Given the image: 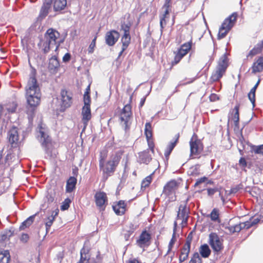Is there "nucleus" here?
<instances>
[{"label": "nucleus", "mask_w": 263, "mask_h": 263, "mask_svg": "<svg viewBox=\"0 0 263 263\" xmlns=\"http://www.w3.org/2000/svg\"><path fill=\"white\" fill-rule=\"evenodd\" d=\"M27 101L32 109L39 105L41 93L37 80L34 76H31L26 87Z\"/></svg>", "instance_id": "f257e3e1"}, {"label": "nucleus", "mask_w": 263, "mask_h": 263, "mask_svg": "<svg viewBox=\"0 0 263 263\" xmlns=\"http://www.w3.org/2000/svg\"><path fill=\"white\" fill-rule=\"evenodd\" d=\"M37 138L43 148L46 158H51L52 155L53 143L51 138L49 136L47 126L42 123L39 124L36 128Z\"/></svg>", "instance_id": "f03ea898"}, {"label": "nucleus", "mask_w": 263, "mask_h": 263, "mask_svg": "<svg viewBox=\"0 0 263 263\" xmlns=\"http://www.w3.org/2000/svg\"><path fill=\"white\" fill-rule=\"evenodd\" d=\"M60 35V34L58 31L52 28H49L44 34V39L40 40L38 46L44 54H47L54 48L56 51L60 45L59 43H57V40Z\"/></svg>", "instance_id": "7ed1b4c3"}, {"label": "nucleus", "mask_w": 263, "mask_h": 263, "mask_svg": "<svg viewBox=\"0 0 263 263\" xmlns=\"http://www.w3.org/2000/svg\"><path fill=\"white\" fill-rule=\"evenodd\" d=\"M119 162V158L117 156H114L105 163L103 157L102 155L100 156L99 167L100 170L103 172L102 178L104 181H106L109 176L114 174Z\"/></svg>", "instance_id": "20e7f679"}, {"label": "nucleus", "mask_w": 263, "mask_h": 263, "mask_svg": "<svg viewBox=\"0 0 263 263\" xmlns=\"http://www.w3.org/2000/svg\"><path fill=\"white\" fill-rule=\"evenodd\" d=\"M228 67V59L226 53L219 59L218 64L211 76V81L212 82L219 81L225 73Z\"/></svg>", "instance_id": "39448f33"}, {"label": "nucleus", "mask_w": 263, "mask_h": 263, "mask_svg": "<svg viewBox=\"0 0 263 263\" xmlns=\"http://www.w3.org/2000/svg\"><path fill=\"white\" fill-rule=\"evenodd\" d=\"M236 20V14L234 13L226 18L219 29L217 39L224 38L233 27Z\"/></svg>", "instance_id": "423d86ee"}, {"label": "nucleus", "mask_w": 263, "mask_h": 263, "mask_svg": "<svg viewBox=\"0 0 263 263\" xmlns=\"http://www.w3.org/2000/svg\"><path fill=\"white\" fill-rule=\"evenodd\" d=\"M132 107L129 104H126L122 109L120 116V120L121 124L124 126V130L126 131L129 128L128 122L132 117Z\"/></svg>", "instance_id": "0eeeda50"}, {"label": "nucleus", "mask_w": 263, "mask_h": 263, "mask_svg": "<svg viewBox=\"0 0 263 263\" xmlns=\"http://www.w3.org/2000/svg\"><path fill=\"white\" fill-rule=\"evenodd\" d=\"M209 243L214 252H219L223 249V239L215 233L209 234Z\"/></svg>", "instance_id": "6e6552de"}, {"label": "nucleus", "mask_w": 263, "mask_h": 263, "mask_svg": "<svg viewBox=\"0 0 263 263\" xmlns=\"http://www.w3.org/2000/svg\"><path fill=\"white\" fill-rule=\"evenodd\" d=\"M190 153L191 156H197L202 151V144L200 140L197 139L196 136L194 135L190 140Z\"/></svg>", "instance_id": "1a4fd4ad"}, {"label": "nucleus", "mask_w": 263, "mask_h": 263, "mask_svg": "<svg viewBox=\"0 0 263 263\" xmlns=\"http://www.w3.org/2000/svg\"><path fill=\"white\" fill-rule=\"evenodd\" d=\"M95 199L96 205L100 211H104L107 204V197L103 192H97L95 195Z\"/></svg>", "instance_id": "9d476101"}, {"label": "nucleus", "mask_w": 263, "mask_h": 263, "mask_svg": "<svg viewBox=\"0 0 263 263\" xmlns=\"http://www.w3.org/2000/svg\"><path fill=\"white\" fill-rule=\"evenodd\" d=\"M84 105L82 108V122L84 124V128L87 125L88 121L90 120L91 117V110H90V101L86 100L84 101Z\"/></svg>", "instance_id": "9b49d317"}, {"label": "nucleus", "mask_w": 263, "mask_h": 263, "mask_svg": "<svg viewBox=\"0 0 263 263\" xmlns=\"http://www.w3.org/2000/svg\"><path fill=\"white\" fill-rule=\"evenodd\" d=\"M61 107L64 109L68 108L72 104V94L67 91L62 89L61 91Z\"/></svg>", "instance_id": "f8f14e48"}, {"label": "nucleus", "mask_w": 263, "mask_h": 263, "mask_svg": "<svg viewBox=\"0 0 263 263\" xmlns=\"http://www.w3.org/2000/svg\"><path fill=\"white\" fill-rule=\"evenodd\" d=\"M120 37L119 33L114 30L108 31L105 35V42L107 45L112 46L115 44Z\"/></svg>", "instance_id": "ddd939ff"}, {"label": "nucleus", "mask_w": 263, "mask_h": 263, "mask_svg": "<svg viewBox=\"0 0 263 263\" xmlns=\"http://www.w3.org/2000/svg\"><path fill=\"white\" fill-rule=\"evenodd\" d=\"M188 201V199H186L185 203L184 205L180 204L179 208V211L177 215V219H182V223H187L189 218V211L186 209V203Z\"/></svg>", "instance_id": "4468645a"}, {"label": "nucleus", "mask_w": 263, "mask_h": 263, "mask_svg": "<svg viewBox=\"0 0 263 263\" xmlns=\"http://www.w3.org/2000/svg\"><path fill=\"white\" fill-rule=\"evenodd\" d=\"M60 67V63L56 55L52 56L49 60L48 69L52 73H55L58 72Z\"/></svg>", "instance_id": "2eb2a0df"}, {"label": "nucleus", "mask_w": 263, "mask_h": 263, "mask_svg": "<svg viewBox=\"0 0 263 263\" xmlns=\"http://www.w3.org/2000/svg\"><path fill=\"white\" fill-rule=\"evenodd\" d=\"M177 185V182L175 180L169 181L164 186L163 193L167 196L170 195L176 190Z\"/></svg>", "instance_id": "dca6fc26"}, {"label": "nucleus", "mask_w": 263, "mask_h": 263, "mask_svg": "<svg viewBox=\"0 0 263 263\" xmlns=\"http://www.w3.org/2000/svg\"><path fill=\"white\" fill-rule=\"evenodd\" d=\"M89 248L86 246V243H85L83 248L80 251V259L77 263H88L90 260Z\"/></svg>", "instance_id": "f3484780"}, {"label": "nucleus", "mask_w": 263, "mask_h": 263, "mask_svg": "<svg viewBox=\"0 0 263 263\" xmlns=\"http://www.w3.org/2000/svg\"><path fill=\"white\" fill-rule=\"evenodd\" d=\"M132 24L130 22L126 23L125 22L121 24V30L123 31L124 34L121 39V41H127L130 42V36L129 34V30L130 29Z\"/></svg>", "instance_id": "a211bd4d"}, {"label": "nucleus", "mask_w": 263, "mask_h": 263, "mask_svg": "<svg viewBox=\"0 0 263 263\" xmlns=\"http://www.w3.org/2000/svg\"><path fill=\"white\" fill-rule=\"evenodd\" d=\"M151 238V236L146 231H144L140 235L137 243L140 247H143L144 245H149V241Z\"/></svg>", "instance_id": "6ab92c4d"}, {"label": "nucleus", "mask_w": 263, "mask_h": 263, "mask_svg": "<svg viewBox=\"0 0 263 263\" xmlns=\"http://www.w3.org/2000/svg\"><path fill=\"white\" fill-rule=\"evenodd\" d=\"M152 160L148 149L141 152L138 154V161L140 163L147 164Z\"/></svg>", "instance_id": "aec40b11"}, {"label": "nucleus", "mask_w": 263, "mask_h": 263, "mask_svg": "<svg viewBox=\"0 0 263 263\" xmlns=\"http://www.w3.org/2000/svg\"><path fill=\"white\" fill-rule=\"evenodd\" d=\"M52 0H44L41 7L39 16L41 18H45L48 14L49 10L51 7Z\"/></svg>", "instance_id": "412c9836"}, {"label": "nucleus", "mask_w": 263, "mask_h": 263, "mask_svg": "<svg viewBox=\"0 0 263 263\" xmlns=\"http://www.w3.org/2000/svg\"><path fill=\"white\" fill-rule=\"evenodd\" d=\"M179 138V134H176L173 139L169 143L168 145L166 147V149L164 152V156L166 159H168L169 156L170 155L171 152L173 149L176 146L177 143L178 142V139Z\"/></svg>", "instance_id": "4be33fe9"}, {"label": "nucleus", "mask_w": 263, "mask_h": 263, "mask_svg": "<svg viewBox=\"0 0 263 263\" xmlns=\"http://www.w3.org/2000/svg\"><path fill=\"white\" fill-rule=\"evenodd\" d=\"M9 141L11 144H16L18 140V130L16 127H12L8 133Z\"/></svg>", "instance_id": "5701e85b"}, {"label": "nucleus", "mask_w": 263, "mask_h": 263, "mask_svg": "<svg viewBox=\"0 0 263 263\" xmlns=\"http://www.w3.org/2000/svg\"><path fill=\"white\" fill-rule=\"evenodd\" d=\"M77 182V179L75 177H70L66 181V192H72L76 189Z\"/></svg>", "instance_id": "b1692460"}, {"label": "nucleus", "mask_w": 263, "mask_h": 263, "mask_svg": "<svg viewBox=\"0 0 263 263\" xmlns=\"http://www.w3.org/2000/svg\"><path fill=\"white\" fill-rule=\"evenodd\" d=\"M67 5L66 0H54L53 2V9L55 12L64 10Z\"/></svg>", "instance_id": "393cba45"}, {"label": "nucleus", "mask_w": 263, "mask_h": 263, "mask_svg": "<svg viewBox=\"0 0 263 263\" xmlns=\"http://www.w3.org/2000/svg\"><path fill=\"white\" fill-rule=\"evenodd\" d=\"M200 254L203 258H208L211 254V251L207 244L201 245L199 249Z\"/></svg>", "instance_id": "a878e982"}, {"label": "nucleus", "mask_w": 263, "mask_h": 263, "mask_svg": "<svg viewBox=\"0 0 263 263\" xmlns=\"http://www.w3.org/2000/svg\"><path fill=\"white\" fill-rule=\"evenodd\" d=\"M226 229L228 230L230 233L233 234L236 232H239L243 229L241 223H239L235 225H229L226 227Z\"/></svg>", "instance_id": "bb28decb"}, {"label": "nucleus", "mask_w": 263, "mask_h": 263, "mask_svg": "<svg viewBox=\"0 0 263 263\" xmlns=\"http://www.w3.org/2000/svg\"><path fill=\"white\" fill-rule=\"evenodd\" d=\"M57 212H56L54 215L53 214H52V215L48 217L45 220L46 233L48 232L51 226L53 223V221L54 220L55 217L57 215Z\"/></svg>", "instance_id": "cd10ccee"}, {"label": "nucleus", "mask_w": 263, "mask_h": 263, "mask_svg": "<svg viewBox=\"0 0 263 263\" xmlns=\"http://www.w3.org/2000/svg\"><path fill=\"white\" fill-rule=\"evenodd\" d=\"M10 258V255L8 250L0 252V263H8Z\"/></svg>", "instance_id": "c85d7f7f"}, {"label": "nucleus", "mask_w": 263, "mask_h": 263, "mask_svg": "<svg viewBox=\"0 0 263 263\" xmlns=\"http://www.w3.org/2000/svg\"><path fill=\"white\" fill-rule=\"evenodd\" d=\"M34 219V216H31L28 217L22 223L21 225L20 226V230H23L25 228L29 227L33 223Z\"/></svg>", "instance_id": "c756f323"}, {"label": "nucleus", "mask_w": 263, "mask_h": 263, "mask_svg": "<svg viewBox=\"0 0 263 263\" xmlns=\"http://www.w3.org/2000/svg\"><path fill=\"white\" fill-rule=\"evenodd\" d=\"M144 134L146 136V139H149L152 138V125L149 122H147L145 125L144 128Z\"/></svg>", "instance_id": "7c9ffc66"}, {"label": "nucleus", "mask_w": 263, "mask_h": 263, "mask_svg": "<svg viewBox=\"0 0 263 263\" xmlns=\"http://www.w3.org/2000/svg\"><path fill=\"white\" fill-rule=\"evenodd\" d=\"M256 89L254 87L250 90V92L248 95V97L251 102L252 103L253 106H255V92Z\"/></svg>", "instance_id": "2f4dec72"}, {"label": "nucleus", "mask_w": 263, "mask_h": 263, "mask_svg": "<svg viewBox=\"0 0 263 263\" xmlns=\"http://www.w3.org/2000/svg\"><path fill=\"white\" fill-rule=\"evenodd\" d=\"M234 110H235V114L233 116V119L234 125L235 126H238L239 125V105H237L235 106Z\"/></svg>", "instance_id": "473e14b6"}, {"label": "nucleus", "mask_w": 263, "mask_h": 263, "mask_svg": "<svg viewBox=\"0 0 263 263\" xmlns=\"http://www.w3.org/2000/svg\"><path fill=\"white\" fill-rule=\"evenodd\" d=\"M202 259L198 252H195L189 263H202Z\"/></svg>", "instance_id": "72a5a7b5"}, {"label": "nucleus", "mask_w": 263, "mask_h": 263, "mask_svg": "<svg viewBox=\"0 0 263 263\" xmlns=\"http://www.w3.org/2000/svg\"><path fill=\"white\" fill-rule=\"evenodd\" d=\"M153 173L151 174L150 175L147 176L146 178H145L142 181L141 183V187H147L149 184L151 183L152 179V176L153 175Z\"/></svg>", "instance_id": "f704fd0d"}, {"label": "nucleus", "mask_w": 263, "mask_h": 263, "mask_svg": "<svg viewBox=\"0 0 263 263\" xmlns=\"http://www.w3.org/2000/svg\"><path fill=\"white\" fill-rule=\"evenodd\" d=\"M263 70V66L260 65L257 61L254 62L252 66V72L253 73L260 72Z\"/></svg>", "instance_id": "c9c22d12"}, {"label": "nucleus", "mask_w": 263, "mask_h": 263, "mask_svg": "<svg viewBox=\"0 0 263 263\" xmlns=\"http://www.w3.org/2000/svg\"><path fill=\"white\" fill-rule=\"evenodd\" d=\"M71 201L69 198H66L64 201L62 203L61 205V210L62 211H65L68 209L70 206V204Z\"/></svg>", "instance_id": "e433bc0d"}, {"label": "nucleus", "mask_w": 263, "mask_h": 263, "mask_svg": "<svg viewBox=\"0 0 263 263\" xmlns=\"http://www.w3.org/2000/svg\"><path fill=\"white\" fill-rule=\"evenodd\" d=\"M210 218L212 221H216L219 219V211L217 209H214L211 214Z\"/></svg>", "instance_id": "4c0bfd02"}, {"label": "nucleus", "mask_w": 263, "mask_h": 263, "mask_svg": "<svg viewBox=\"0 0 263 263\" xmlns=\"http://www.w3.org/2000/svg\"><path fill=\"white\" fill-rule=\"evenodd\" d=\"M121 42L122 43V49H121V50L119 53V55L117 59V60H118L120 59V57L122 55L123 52L126 49V48H127V47L128 46V45L130 43V42H128L127 41H121Z\"/></svg>", "instance_id": "58836bf2"}, {"label": "nucleus", "mask_w": 263, "mask_h": 263, "mask_svg": "<svg viewBox=\"0 0 263 263\" xmlns=\"http://www.w3.org/2000/svg\"><path fill=\"white\" fill-rule=\"evenodd\" d=\"M97 38V35L96 34L88 47V52L89 53H92L93 52L95 47H96V43Z\"/></svg>", "instance_id": "ea45409f"}, {"label": "nucleus", "mask_w": 263, "mask_h": 263, "mask_svg": "<svg viewBox=\"0 0 263 263\" xmlns=\"http://www.w3.org/2000/svg\"><path fill=\"white\" fill-rule=\"evenodd\" d=\"M192 47V42L185 43L181 45V47L183 48L182 50L185 51V53H187Z\"/></svg>", "instance_id": "a19ab883"}, {"label": "nucleus", "mask_w": 263, "mask_h": 263, "mask_svg": "<svg viewBox=\"0 0 263 263\" xmlns=\"http://www.w3.org/2000/svg\"><path fill=\"white\" fill-rule=\"evenodd\" d=\"M176 241V237H175V232H174L173 234L172 239H171L168 246V251L167 254H168L172 249V248Z\"/></svg>", "instance_id": "79ce46f5"}, {"label": "nucleus", "mask_w": 263, "mask_h": 263, "mask_svg": "<svg viewBox=\"0 0 263 263\" xmlns=\"http://www.w3.org/2000/svg\"><path fill=\"white\" fill-rule=\"evenodd\" d=\"M176 54L174 59V61H172V65L177 64L180 60L182 59L183 57H182L183 54L178 53L177 52H174Z\"/></svg>", "instance_id": "37998d69"}, {"label": "nucleus", "mask_w": 263, "mask_h": 263, "mask_svg": "<svg viewBox=\"0 0 263 263\" xmlns=\"http://www.w3.org/2000/svg\"><path fill=\"white\" fill-rule=\"evenodd\" d=\"M260 52H261V51H259V50L258 49H257L256 47H255L254 46V48L249 51V52L247 55V57L248 58V57L252 58L254 55H255L258 53H260Z\"/></svg>", "instance_id": "c03bdc74"}, {"label": "nucleus", "mask_w": 263, "mask_h": 263, "mask_svg": "<svg viewBox=\"0 0 263 263\" xmlns=\"http://www.w3.org/2000/svg\"><path fill=\"white\" fill-rule=\"evenodd\" d=\"M258 222V220L257 222H249V221H246L245 222H241V226L242 227V229H248L251 227H252L253 225L256 224Z\"/></svg>", "instance_id": "a18cd8bd"}, {"label": "nucleus", "mask_w": 263, "mask_h": 263, "mask_svg": "<svg viewBox=\"0 0 263 263\" xmlns=\"http://www.w3.org/2000/svg\"><path fill=\"white\" fill-rule=\"evenodd\" d=\"M112 209L115 213L118 215H122L124 214L125 212V210H123V209H120L119 206H117L116 205H113Z\"/></svg>", "instance_id": "49530a36"}, {"label": "nucleus", "mask_w": 263, "mask_h": 263, "mask_svg": "<svg viewBox=\"0 0 263 263\" xmlns=\"http://www.w3.org/2000/svg\"><path fill=\"white\" fill-rule=\"evenodd\" d=\"M191 247L183 245L180 249V254L189 255L190 252Z\"/></svg>", "instance_id": "de8ad7c7"}, {"label": "nucleus", "mask_w": 263, "mask_h": 263, "mask_svg": "<svg viewBox=\"0 0 263 263\" xmlns=\"http://www.w3.org/2000/svg\"><path fill=\"white\" fill-rule=\"evenodd\" d=\"M193 240V232H191L187 235L185 242L184 245L191 247L192 241Z\"/></svg>", "instance_id": "09e8293b"}, {"label": "nucleus", "mask_w": 263, "mask_h": 263, "mask_svg": "<svg viewBox=\"0 0 263 263\" xmlns=\"http://www.w3.org/2000/svg\"><path fill=\"white\" fill-rule=\"evenodd\" d=\"M253 151L255 154H261L263 155V144L255 146Z\"/></svg>", "instance_id": "8fccbe9b"}, {"label": "nucleus", "mask_w": 263, "mask_h": 263, "mask_svg": "<svg viewBox=\"0 0 263 263\" xmlns=\"http://www.w3.org/2000/svg\"><path fill=\"white\" fill-rule=\"evenodd\" d=\"M89 93H90V85H88L87 87V88L86 89V91L84 95V101H85L86 100H88L89 101H90V97Z\"/></svg>", "instance_id": "3c124183"}, {"label": "nucleus", "mask_w": 263, "mask_h": 263, "mask_svg": "<svg viewBox=\"0 0 263 263\" xmlns=\"http://www.w3.org/2000/svg\"><path fill=\"white\" fill-rule=\"evenodd\" d=\"M219 189L218 187H215L213 189L208 188L207 189L208 195L209 196H213L216 192H219Z\"/></svg>", "instance_id": "603ef678"}, {"label": "nucleus", "mask_w": 263, "mask_h": 263, "mask_svg": "<svg viewBox=\"0 0 263 263\" xmlns=\"http://www.w3.org/2000/svg\"><path fill=\"white\" fill-rule=\"evenodd\" d=\"M29 236L27 234L23 233L20 237V240L23 243H26L29 239Z\"/></svg>", "instance_id": "864d4df0"}, {"label": "nucleus", "mask_w": 263, "mask_h": 263, "mask_svg": "<svg viewBox=\"0 0 263 263\" xmlns=\"http://www.w3.org/2000/svg\"><path fill=\"white\" fill-rule=\"evenodd\" d=\"M148 145L152 152H154V143L153 142L152 138L149 139H146Z\"/></svg>", "instance_id": "5fc2aeb1"}, {"label": "nucleus", "mask_w": 263, "mask_h": 263, "mask_svg": "<svg viewBox=\"0 0 263 263\" xmlns=\"http://www.w3.org/2000/svg\"><path fill=\"white\" fill-rule=\"evenodd\" d=\"M209 99L211 102H215L216 101L218 100L219 99V98L217 96V95L215 93H212L209 97Z\"/></svg>", "instance_id": "6e6d98bb"}, {"label": "nucleus", "mask_w": 263, "mask_h": 263, "mask_svg": "<svg viewBox=\"0 0 263 263\" xmlns=\"http://www.w3.org/2000/svg\"><path fill=\"white\" fill-rule=\"evenodd\" d=\"M46 198L49 203L53 202L54 200V196L52 194L48 193L46 195Z\"/></svg>", "instance_id": "4d7b16f0"}, {"label": "nucleus", "mask_w": 263, "mask_h": 263, "mask_svg": "<svg viewBox=\"0 0 263 263\" xmlns=\"http://www.w3.org/2000/svg\"><path fill=\"white\" fill-rule=\"evenodd\" d=\"M189 257V255L180 254L179 257V263H182Z\"/></svg>", "instance_id": "13d9d810"}, {"label": "nucleus", "mask_w": 263, "mask_h": 263, "mask_svg": "<svg viewBox=\"0 0 263 263\" xmlns=\"http://www.w3.org/2000/svg\"><path fill=\"white\" fill-rule=\"evenodd\" d=\"M239 165L243 168H244L247 166V161H246V159L243 157L240 158V159H239Z\"/></svg>", "instance_id": "bf43d9fd"}, {"label": "nucleus", "mask_w": 263, "mask_h": 263, "mask_svg": "<svg viewBox=\"0 0 263 263\" xmlns=\"http://www.w3.org/2000/svg\"><path fill=\"white\" fill-rule=\"evenodd\" d=\"M208 178L205 177H203L200 178H199L197 180L195 184V186H197L199 184H201V183L205 182V181Z\"/></svg>", "instance_id": "052dcab7"}, {"label": "nucleus", "mask_w": 263, "mask_h": 263, "mask_svg": "<svg viewBox=\"0 0 263 263\" xmlns=\"http://www.w3.org/2000/svg\"><path fill=\"white\" fill-rule=\"evenodd\" d=\"M71 59V54L69 53H66L63 57V61L64 62H67L70 61Z\"/></svg>", "instance_id": "680f3d73"}, {"label": "nucleus", "mask_w": 263, "mask_h": 263, "mask_svg": "<svg viewBox=\"0 0 263 263\" xmlns=\"http://www.w3.org/2000/svg\"><path fill=\"white\" fill-rule=\"evenodd\" d=\"M116 205L119 206L120 209H123V210H125L126 203L123 200L119 201Z\"/></svg>", "instance_id": "e2e57ef3"}, {"label": "nucleus", "mask_w": 263, "mask_h": 263, "mask_svg": "<svg viewBox=\"0 0 263 263\" xmlns=\"http://www.w3.org/2000/svg\"><path fill=\"white\" fill-rule=\"evenodd\" d=\"M255 47L261 52L263 49V40L260 42L258 43Z\"/></svg>", "instance_id": "0e129e2a"}, {"label": "nucleus", "mask_w": 263, "mask_h": 263, "mask_svg": "<svg viewBox=\"0 0 263 263\" xmlns=\"http://www.w3.org/2000/svg\"><path fill=\"white\" fill-rule=\"evenodd\" d=\"M240 189L239 186H237L235 187L232 188L231 189L230 191V194H235Z\"/></svg>", "instance_id": "69168bd1"}, {"label": "nucleus", "mask_w": 263, "mask_h": 263, "mask_svg": "<svg viewBox=\"0 0 263 263\" xmlns=\"http://www.w3.org/2000/svg\"><path fill=\"white\" fill-rule=\"evenodd\" d=\"M171 0H165L163 8L168 9L170 6Z\"/></svg>", "instance_id": "338daca9"}, {"label": "nucleus", "mask_w": 263, "mask_h": 263, "mask_svg": "<svg viewBox=\"0 0 263 263\" xmlns=\"http://www.w3.org/2000/svg\"><path fill=\"white\" fill-rule=\"evenodd\" d=\"M257 61L263 66V56L259 57Z\"/></svg>", "instance_id": "774afa93"}]
</instances>
